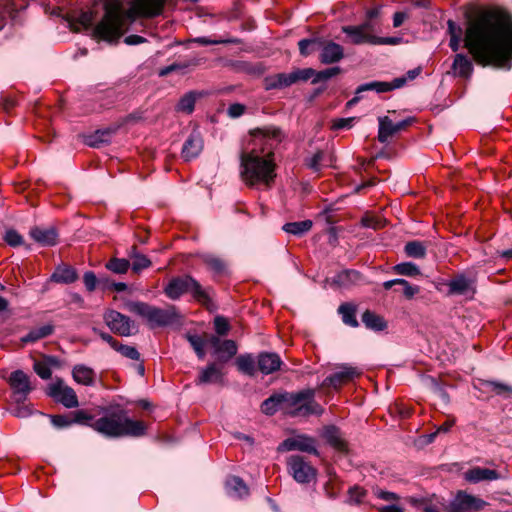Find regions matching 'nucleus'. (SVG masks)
Returning <instances> with one entry per match:
<instances>
[{"instance_id": "53", "label": "nucleus", "mask_w": 512, "mask_h": 512, "mask_svg": "<svg viewBox=\"0 0 512 512\" xmlns=\"http://www.w3.org/2000/svg\"><path fill=\"white\" fill-rule=\"evenodd\" d=\"M191 41L200 45L235 44L238 42L236 39H211L208 37H197Z\"/></svg>"}, {"instance_id": "17", "label": "nucleus", "mask_w": 512, "mask_h": 512, "mask_svg": "<svg viewBox=\"0 0 512 512\" xmlns=\"http://www.w3.org/2000/svg\"><path fill=\"white\" fill-rule=\"evenodd\" d=\"M409 503L422 512H448L447 501L435 494L430 497H410Z\"/></svg>"}, {"instance_id": "55", "label": "nucleus", "mask_w": 512, "mask_h": 512, "mask_svg": "<svg viewBox=\"0 0 512 512\" xmlns=\"http://www.w3.org/2000/svg\"><path fill=\"white\" fill-rule=\"evenodd\" d=\"M214 329L219 336H224L229 332L230 324L225 317L218 315L214 318Z\"/></svg>"}, {"instance_id": "52", "label": "nucleus", "mask_w": 512, "mask_h": 512, "mask_svg": "<svg viewBox=\"0 0 512 512\" xmlns=\"http://www.w3.org/2000/svg\"><path fill=\"white\" fill-rule=\"evenodd\" d=\"M3 239L11 247H18L23 244V237L14 229L7 230Z\"/></svg>"}, {"instance_id": "40", "label": "nucleus", "mask_w": 512, "mask_h": 512, "mask_svg": "<svg viewBox=\"0 0 512 512\" xmlns=\"http://www.w3.org/2000/svg\"><path fill=\"white\" fill-rule=\"evenodd\" d=\"M404 252L407 257L415 259H423L427 253L426 245L418 240L409 241L404 246Z\"/></svg>"}, {"instance_id": "9", "label": "nucleus", "mask_w": 512, "mask_h": 512, "mask_svg": "<svg viewBox=\"0 0 512 512\" xmlns=\"http://www.w3.org/2000/svg\"><path fill=\"white\" fill-rule=\"evenodd\" d=\"M103 319L114 334L124 337L133 334L132 329L134 328V322L128 316L110 309L104 313Z\"/></svg>"}, {"instance_id": "7", "label": "nucleus", "mask_w": 512, "mask_h": 512, "mask_svg": "<svg viewBox=\"0 0 512 512\" xmlns=\"http://www.w3.org/2000/svg\"><path fill=\"white\" fill-rule=\"evenodd\" d=\"M126 309L143 318L151 329L165 327L175 323L179 317L175 306L159 308L142 301H129Z\"/></svg>"}, {"instance_id": "1", "label": "nucleus", "mask_w": 512, "mask_h": 512, "mask_svg": "<svg viewBox=\"0 0 512 512\" xmlns=\"http://www.w3.org/2000/svg\"><path fill=\"white\" fill-rule=\"evenodd\" d=\"M463 42L478 65L510 69L512 15L498 7L479 10L468 19Z\"/></svg>"}, {"instance_id": "2", "label": "nucleus", "mask_w": 512, "mask_h": 512, "mask_svg": "<svg viewBox=\"0 0 512 512\" xmlns=\"http://www.w3.org/2000/svg\"><path fill=\"white\" fill-rule=\"evenodd\" d=\"M251 135L266 148L262 155L252 150L241 155V177L249 187H270L276 177L273 150L284 140V132L275 126H264L251 130Z\"/></svg>"}, {"instance_id": "14", "label": "nucleus", "mask_w": 512, "mask_h": 512, "mask_svg": "<svg viewBox=\"0 0 512 512\" xmlns=\"http://www.w3.org/2000/svg\"><path fill=\"white\" fill-rule=\"evenodd\" d=\"M379 129H378V141L380 143H386L396 133L405 130L412 123L415 118L408 117L398 123H393L388 116L379 117Z\"/></svg>"}, {"instance_id": "6", "label": "nucleus", "mask_w": 512, "mask_h": 512, "mask_svg": "<svg viewBox=\"0 0 512 512\" xmlns=\"http://www.w3.org/2000/svg\"><path fill=\"white\" fill-rule=\"evenodd\" d=\"M165 295L171 300H178L184 294H190L198 304L208 311H214L216 304L213 300L215 290L213 287H203L201 283L191 275L172 278L164 288Z\"/></svg>"}, {"instance_id": "60", "label": "nucleus", "mask_w": 512, "mask_h": 512, "mask_svg": "<svg viewBox=\"0 0 512 512\" xmlns=\"http://www.w3.org/2000/svg\"><path fill=\"white\" fill-rule=\"evenodd\" d=\"M487 385L490 387L491 391H493L497 395L512 393V387H510L506 384H503V383L490 381L487 383Z\"/></svg>"}, {"instance_id": "11", "label": "nucleus", "mask_w": 512, "mask_h": 512, "mask_svg": "<svg viewBox=\"0 0 512 512\" xmlns=\"http://www.w3.org/2000/svg\"><path fill=\"white\" fill-rule=\"evenodd\" d=\"M317 441L315 438L306 434H299L294 437H290L281 442L277 448L279 452L286 451H301L315 456L319 455L316 447Z\"/></svg>"}, {"instance_id": "61", "label": "nucleus", "mask_w": 512, "mask_h": 512, "mask_svg": "<svg viewBox=\"0 0 512 512\" xmlns=\"http://www.w3.org/2000/svg\"><path fill=\"white\" fill-rule=\"evenodd\" d=\"M293 77L295 78V83L298 81H307L312 76L315 75V71L312 68L306 69H297L292 72Z\"/></svg>"}, {"instance_id": "28", "label": "nucleus", "mask_w": 512, "mask_h": 512, "mask_svg": "<svg viewBox=\"0 0 512 512\" xmlns=\"http://www.w3.org/2000/svg\"><path fill=\"white\" fill-rule=\"evenodd\" d=\"M201 261L215 277L225 276L228 273L226 261L219 256L204 254L201 256Z\"/></svg>"}, {"instance_id": "25", "label": "nucleus", "mask_w": 512, "mask_h": 512, "mask_svg": "<svg viewBox=\"0 0 512 512\" xmlns=\"http://www.w3.org/2000/svg\"><path fill=\"white\" fill-rule=\"evenodd\" d=\"M506 476L502 475L496 470L473 467L465 472V479L471 483H479L481 481H494L504 479Z\"/></svg>"}, {"instance_id": "59", "label": "nucleus", "mask_w": 512, "mask_h": 512, "mask_svg": "<svg viewBox=\"0 0 512 512\" xmlns=\"http://www.w3.org/2000/svg\"><path fill=\"white\" fill-rule=\"evenodd\" d=\"M373 493L377 498L387 502H397L400 499V497L396 493L384 491L378 487L373 489Z\"/></svg>"}, {"instance_id": "12", "label": "nucleus", "mask_w": 512, "mask_h": 512, "mask_svg": "<svg viewBox=\"0 0 512 512\" xmlns=\"http://www.w3.org/2000/svg\"><path fill=\"white\" fill-rule=\"evenodd\" d=\"M8 384L17 403L25 402L33 390L30 377L22 370L13 371L9 376Z\"/></svg>"}, {"instance_id": "30", "label": "nucleus", "mask_w": 512, "mask_h": 512, "mask_svg": "<svg viewBox=\"0 0 512 512\" xmlns=\"http://www.w3.org/2000/svg\"><path fill=\"white\" fill-rule=\"evenodd\" d=\"M73 379L84 386H92L95 383V371L83 364L75 365L72 369Z\"/></svg>"}, {"instance_id": "54", "label": "nucleus", "mask_w": 512, "mask_h": 512, "mask_svg": "<svg viewBox=\"0 0 512 512\" xmlns=\"http://www.w3.org/2000/svg\"><path fill=\"white\" fill-rule=\"evenodd\" d=\"M399 285L403 287V295L406 299L411 300L420 292V287L410 284L407 280L400 278Z\"/></svg>"}, {"instance_id": "21", "label": "nucleus", "mask_w": 512, "mask_h": 512, "mask_svg": "<svg viewBox=\"0 0 512 512\" xmlns=\"http://www.w3.org/2000/svg\"><path fill=\"white\" fill-rule=\"evenodd\" d=\"M203 147L204 141L201 134L198 131H193L183 144L181 157L185 161H191L201 154Z\"/></svg>"}, {"instance_id": "13", "label": "nucleus", "mask_w": 512, "mask_h": 512, "mask_svg": "<svg viewBox=\"0 0 512 512\" xmlns=\"http://www.w3.org/2000/svg\"><path fill=\"white\" fill-rule=\"evenodd\" d=\"M289 471L299 483H309L315 479L317 471L302 456L292 455L288 459Z\"/></svg>"}, {"instance_id": "32", "label": "nucleus", "mask_w": 512, "mask_h": 512, "mask_svg": "<svg viewBox=\"0 0 512 512\" xmlns=\"http://www.w3.org/2000/svg\"><path fill=\"white\" fill-rule=\"evenodd\" d=\"M332 163V155L327 154L323 150H318L311 157L305 159V165L313 172H320L325 166Z\"/></svg>"}, {"instance_id": "37", "label": "nucleus", "mask_w": 512, "mask_h": 512, "mask_svg": "<svg viewBox=\"0 0 512 512\" xmlns=\"http://www.w3.org/2000/svg\"><path fill=\"white\" fill-rule=\"evenodd\" d=\"M129 257L132 260L131 268L134 273H140L142 270L149 268L152 265L151 260L144 254H141L137 247H131Z\"/></svg>"}, {"instance_id": "33", "label": "nucleus", "mask_w": 512, "mask_h": 512, "mask_svg": "<svg viewBox=\"0 0 512 512\" xmlns=\"http://www.w3.org/2000/svg\"><path fill=\"white\" fill-rule=\"evenodd\" d=\"M237 351L236 342L231 339H225L213 355L217 357L219 363L225 364L237 354Z\"/></svg>"}, {"instance_id": "19", "label": "nucleus", "mask_w": 512, "mask_h": 512, "mask_svg": "<svg viewBox=\"0 0 512 512\" xmlns=\"http://www.w3.org/2000/svg\"><path fill=\"white\" fill-rule=\"evenodd\" d=\"M405 83L406 78L404 77L395 78L391 82L371 81L359 85L356 89V94H362L367 91H374L378 94L386 93L401 88Z\"/></svg>"}, {"instance_id": "10", "label": "nucleus", "mask_w": 512, "mask_h": 512, "mask_svg": "<svg viewBox=\"0 0 512 512\" xmlns=\"http://www.w3.org/2000/svg\"><path fill=\"white\" fill-rule=\"evenodd\" d=\"M48 395L66 408H76L79 405L74 389L66 385L61 379H57L48 386Z\"/></svg>"}, {"instance_id": "20", "label": "nucleus", "mask_w": 512, "mask_h": 512, "mask_svg": "<svg viewBox=\"0 0 512 512\" xmlns=\"http://www.w3.org/2000/svg\"><path fill=\"white\" fill-rule=\"evenodd\" d=\"M318 48H321L319 59L323 64H332L339 62L344 57V49L341 45L321 39L318 43Z\"/></svg>"}, {"instance_id": "41", "label": "nucleus", "mask_w": 512, "mask_h": 512, "mask_svg": "<svg viewBox=\"0 0 512 512\" xmlns=\"http://www.w3.org/2000/svg\"><path fill=\"white\" fill-rule=\"evenodd\" d=\"M313 226V222L311 220H303L298 222H289L284 224L283 230L286 233L295 235V236H302L305 233L309 232Z\"/></svg>"}, {"instance_id": "3", "label": "nucleus", "mask_w": 512, "mask_h": 512, "mask_svg": "<svg viewBox=\"0 0 512 512\" xmlns=\"http://www.w3.org/2000/svg\"><path fill=\"white\" fill-rule=\"evenodd\" d=\"M166 1L132 0L125 12L117 0L107 2L103 18L93 29V36L105 41L118 40L124 32L125 20L133 22L138 17H156L162 13Z\"/></svg>"}, {"instance_id": "34", "label": "nucleus", "mask_w": 512, "mask_h": 512, "mask_svg": "<svg viewBox=\"0 0 512 512\" xmlns=\"http://www.w3.org/2000/svg\"><path fill=\"white\" fill-rule=\"evenodd\" d=\"M362 280V274L359 271L353 269L343 270L339 272L334 278V282L342 287L357 285L361 283Z\"/></svg>"}, {"instance_id": "38", "label": "nucleus", "mask_w": 512, "mask_h": 512, "mask_svg": "<svg viewBox=\"0 0 512 512\" xmlns=\"http://www.w3.org/2000/svg\"><path fill=\"white\" fill-rule=\"evenodd\" d=\"M338 313L342 317L344 324L350 327H358L359 322L356 318V306L352 303H343L338 308Z\"/></svg>"}, {"instance_id": "39", "label": "nucleus", "mask_w": 512, "mask_h": 512, "mask_svg": "<svg viewBox=\"0 0 512 512\" xmlns=\"http://www.w3.org/2000/svg\"><path fill=\"white\" fill-rule=\"evenodd\" d=\"M235 364L240 372L248 376H254L256 373V362L251 354L238 356Z\"/></svg>"}, {"instance_id": "36", "label": "nucleus", "mask_w": 512, "mask_h": 512, "mask_svg": "<svg viewBox=\"0 0 512 512\" xmlns=\"http://www.w3.org/2000/svg\"><path fill=\"white\" fill-rule=\"evenodd\" d=\"M54 325L46 324L38 328H34L29 331L28 334L21 338V342L26 343H35L41 339H44L54 333Z\"/></svg>"}, {"instance_id": "45", "label": "nucleus", "mask_w": 512, "mask_h": 512, "mask_svg": "<svg viewBox=\"0 0 512 512\" xmlns=\"http://www.w3.org/2000/svg\"><path fill=\"white\" fill-rule=\"evenodd\" d=\"M196 102V95L194 92L185 94L177 104V110L190 114L193 112Z\"/></svg>"}, {"instance_id": "50", "label": "nucleus", "mask_w": 512, "mask_h": 512, "mask_svg": "<svg viewBox=\"0 0 512 512\" xmlns=\"http://www.w3.org/2000/svg\"><path fill=\"white\" fill-rule=\"evenodd\" d=\"M75 22L80 24L84 29H88L93 25L95 13L91 10L81 11L74 18Z\"/></svg>"}, {"instance_id": "4", "label": "nucleus", "mask_w": 512, "mask_h": 512, "mask_svg": "<svg viewBox=\"0 0 512 512\" xmlns=\"http://www.w3.org/2000/svg\"><path fill=\"white\" fill-rule=\"evenodd\" d=\"M261 411L267 416L281 411L289 417L307 418L311 415L321 416L325 409L315 400V390L307 388L297 392L274 393L262 402Z\"/></svg>"}, {"instance_id": "22", "label": "nucleus", "mask_w": 512, "mask_h": 512, "mask_svg": "<svg viewBox=\"0 0 512 512\" xmlns=\"http://www.w3.org/2000/svg\"><path fill=\"white\" fill-rule=\"evenodd\" d=\"M282 364L280 356L274 352H262L257 357V367L265 375L278 371Z\"/></svg>"}, {"instance_id": "27", "label": "nucleus", "mask_w": 512, "mask_h": 512, "mask_svg": "<svg viewBox=\"0 0 512 512\" xmlns=\"http://www.w3.org/2000/svg\"><path fill=\"white\" fill-rule=\"evenodd\" d=\"M451 69L455 76L468 79L473 73V63L467 55L457 53L454 57Z\"/></svg>"}, {"instance_id": "5", "label": "nucleus", "mask_w": 512, "mask_h": 512, "mask_svg": "<svg viewBox=\"0 0 512 512\" xmlns=\"http://www.w3.org/2000/svg\"><path fill=\"white\" fill-rule=\"evenodd\" d=\"M91 428L109 438L141 437L147 431L144 421L129 418L127 411L121 408L108 410L92 422Z\"/></svg>"}, {"instance_id": "47", "label": "nucleus", "mask_w": 512, "mask_h": 512, "mask_svg": "<svg viewBox=\"0 0 512 512\" xmlns=\"http://www.w3.org/2000/svg\"><path fill=\"white\" fill-rule=\"evenodd\" d=\"M109 130H97L93 135L89 136L87 144L92 147H100L102 144L109 141Z\"/></svg>"}, {"instance_id": "46", "label": "nucleus", "mask_w": 512, "mask_h": 512, "mask_svg": "<svg viewBox=\"0 0 512 512\" xmlns=\"http://www.w3.org/2000/svg\"><path fill=\"white\" fill-rule=\"evenodd\" d=\"M367 496V490L363 487L355 485L348 490V503L359 505L364 502Z\"/></svg>"}, {"instance_id": "51", "label": "nucleus", "mask_w": 512, "mask_h": 512, "mask_svg": "<svg viewBox=\"0 0 512 512\" xmlns=\"http://www.w3.org/2000/svg\"><path fill=\"white\" fill-rule=\"evenodd\" d=\"M72 424H82L91 427L93 420V416L86 413L84 410H77L70 413Z\"/></svg>"}, {"instance_id": "57", "label": "nucleus", "mask_w": 512, "mask_h": 512, "mask_svg": "<svg viewBox=\"0 0 512 512\" xmlns=\"http://www.w3.org/2000/svg\"><path fill=\"white\" fill-rule=\"evenodd\" d=\"M50 418L51 423L56 428H66L72 425L70 413L67 415H52Z\"/></svg>"}, {"instance_id": "23", "label": "nucleus", "mask_w": 512, "mask_h": 512, "mask_svg": "<svg viewBox=\"0 0 512 512\" xmlns=\"http://www.w3.org/2000/svg\"><path fill=\"white\" fill-rule=\"evenodd\" d=\"M322 437L336 451L344 454L348 453V443L336 426L329 425L324 427Z\"/></svg>"}, {"instance_id": "64", "label": "nucleus", "mask_w": 512, "mask_h": 512, "mask_svg": "<svg viewBox=\"0 0 512 512\" xmlns=\"http://www.w3.org/2000/svg\"><path fill=\"white\" fill-rule=\"evenodd\" d=\"M266 90L283 88L281 82L277 81V75L267 76L264 80Z\"/></svg>"}, {"instance_id": "44", "label": "nucleus", "mask_w": 512, "mask_h": 512, "mask_svg": "<svg viewBox=\"0 0 512 512\" xmlns=\"http://www.w3.org/2000/svg\"><path fill=\"white\" fill-rule=\"evenodd\" d=\"M186 339L192 346V348L195 351L198 358L204 359V357H205L204 347L206 345V340L196 334H187Z\"/></svg>"}, {"instance_id": "49", "label": "nucleus", "mask_w": 512, "mask_h": 512, "mask_svg": "<svg viewBox=\"0 0 512 512\" xmlns=\"http://www.w3.org/2000/svg\"><path fill=\"white\" fill-rule=\"evenodd\" d=\"M318 43H321L320 38L300 40L298 43L300 54L302 56H308L314 51L315 47L318 46Z\"/></svg>"}, {"instance_id": "8", "label": "nucleus", "mask_w": 512, "mask_h": 512, "mask_svg": "<svg viewBox=\"0 0 512 512\" xmlns=\"http://www.w3.org/2000/svg\"><path fill=\"white\" fill-rule=\"evenodd\" d=\"M487 505L485 500L459 490L454 498L447 503V509L448 512H479Z\"/></svg>"}, {"instance_id": "26", "label": "nucleus", "mask_w": 512, "mask_h": 512, "mask_svg": "<svg viewBox=\"0 0 512 512\" xmlns=\"http://www.w3.org/2000/svg\"><path fill=\"white\" fill-rule=\"evenodd\" d=\"M223 363L211 362L204 369L200 371V374L196 380L197 384H207L213 382H221L224 376L222 371Z\"/></svg>"}, {"instance_id": "42", "label": "nucleus", "mask_w": 512, "mask_h": 512, "mask_svg": "<svg viewBox=\"0 0 512 512\" xmlns=\"http://www.w3.org/2000/svg\"><path fill=\"white\" fill-rule=\"evenodd\" d=\"M393 273L397 275L416 277L421 275V270L418 265L413 262H402L392 267Z\"/></svg>"}, {"instance_id": "29", "label": "nucleus", "mask_w": 512, "mask_h": 512, "mask_svg": "<svg viewBox=\"0 0 512 512\" xmlns=\"http://www.w3.org/2000/svg\"><path fill=\"white\" fill-rule=\"evenodd\" d=\"M226 492L229 496L242 499L249 495V488L238 476H230L225 482Z\"/></svg>"}, {"instance_id": "62", "label": "nucleus", "mask_w": 512, "mask_h": 512, "mask_svg": "<svg viewBox=\"0 0 512 512\" xmlns=\"http://www.w3.org/2000/svg\"><path fill=\"white\" fill-rule=\"evenodd\" d=\"M354 120H355L354 117L335 119L332 122L331 129L341 130V129H345V128H351Z\"/></svg>"}, {"instance_id": "48", "label": "nucleus", "mask_w": 512, "mask_h": 512, "mask_svg": "<svg viewBox=\"0 0 512 512\" xmlns=\"http://www.w3.org/2000/svg\"><path fill=\"white\" fill-rule=\"evenodd\" d=\"M122 356L131 359V360H140V353L134 346H129L118 342L116 348L114 349Z\"/></svg>"}, {"instance_id": "43", "label": "nucleus", "mask_w": 512, "mask_h": 512, "mask_svg": "<svg viewBox=\"0 0 512 512\" xmlns=\"http://www.w3.org/2000/svg\"><path fill=\"white\" fill-rule=\"evenodd\" d=\"M106 268L116 274H125L130 268V261L124 258H111L106 263Z\"/></svg>"}, {"instance_id": "35", "label": "nucleus", "mask_w": 512, "mask_h": 512, "mask_svg": "<svg viewBox=\"0 0 512 512\" xmlns=\"http://www.w3.org/2000/svg\"><path fill=\"white\" fill-rule=\"evenodd\" d=\"M362 322L367 329L376 332L383 331L387 328L385 319L371 310H366L362 314Z\"/></svg>"}, {"instance_id": "18", "label": "nucleus", "mask_w": 512, "mask_h": 512, "mask_svg": "<svg viewBox=\"0 0 512 512\" xmlns=\"http://www.w3.org/2000/svg\"><path fill=\"white\" fill-rule=\"evenodd\" d=\"M449 295H471L476 293L475 280L465 274L455 275L447 284Z\"/></svg>"}, {"instance_id": "56", "label": "nucleus", "mask_w": 512, "mask_h": 512, "mask_svg": "<svg viewBox=\"0 0 512 512\" xmlns=\"http://www.w3.org/2000/svg\"><path fill=\"white\" fill-rule=\"evenodd\" d=\"M33 369L35 373L44 380L49 379L52 375L50 366L42 361H36L33 365Z\"/></svg>"}, {"instance_id": "58", "label": "nucleus", "mask_w": 512, "mask_h": 512, "mask_svg": "<svg viewBox=\"0 0 512 512\" xmlns=\"http://www.w3.org/2000/svg\"><path fill=\"white\" fill-rule=\"evenodd\" d=\"M339 73H340V68L339 67H331V68L319 71V72L315 73L316 77L313 80V83H316V82H319V81L328 80V79L336 76Z\"/></svg>"}, {"instance_id": "15", "label": "nucleus", "mask_w": 512, "mask_h": 512, "mask_svg": "<svg viewBox=\"0 0 512 512\" xmlns=\"http://www.w3.org/2000/svg\"><path fill=\"white\" fill-rule=\"evenodd\" d=\"M342 31L355 45L365 43L375 45L376 36L372 34V24L369 21L357 26H343Z\"/></svg>"}, {"instance_id": "16", "label": "nucleus", "mask_w": 512, "mask_h": 512, "mask_svg": "<svg viewBox=\"0 0 512 512\" xmlns=\"http://www.w3.org/2000/svg\"><path fill=\"white\" fill-rule=\"evenodd\" d=\"M360 375L361 371L358 370V368L349 365H343L340 367V371L326 377L322 382V386L333 387L335 390H339L343 385L349 383Z\"/></svg>"}, {"instance_id": "31", "label": "nucleus", "mask_w": 512, "mask_h": 512, "mask_svg": "<svg viewBox=\"0 0 512 512\" xmlns=\"http://www.w3.org/2000/svg\"><path fill=\"white\" fill-rule=\"evenodd\" d=\"M76 270L66 264L59 265L51 275V281L55 283L70 284L77 280Z\"/></svg>"}, {"instance_id": "63", "label": "nucleus", "mask_w": 512, "mask_h": 512, "mask_svg": "<svg viewBox=\"0 0 512 512\" xmlns=\"http://www.w3.org/2000/svg\"><path fill=\"white\" fill-rule=\"evenodd\" d=\"M83 282H84L86 289L89 292L94 291L96 289V285H97V278H96V275L94 274V272H92V271L85 272L84 276H83Z\"/></svg>"}, {"instance_id": "24", "label": "nucleus", "mask_w": 512, "mask_h": 512, "mask_svg": "<svg viewBox=\"0 0 512 512\" xmlns=\"http://www.w3.org/2000/svg\"><path fill=\"white\" fill-rule=\"evenodd\" d=\"M30 237L42 246H55L58 243V231L54 227H33L30 229Z\"/></svg>"}]
</instances>
